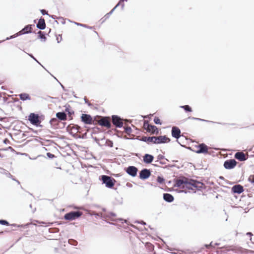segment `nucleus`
Wrapping results in <instances>:
<instances>
[{"label":"nucleus","instance_id":"c756f323","mask_svg":"<svg viewBox=\"0 0 254 254\" xmlns=\"http://www.w3.org/2000/svg\"><path fill=\"white\" fill-rule=\"evenodd\" d=\"M80 128V127L78 126H74L72 127V129L74 131H78V130Z\"/></svg>","mask_w":254,"mask_h":254},{"label":"nucleus","instance_id":"f8f14e48","mask_svg":"<svg viewBox=\"0 0 254 254\" xmlns=\"http://www.w3.org/2000/svg\"><path fill=\"white\" fill-rule=\"evenodd\" d=\"M144 126L147 131L150 132L152 134L155 133L156 132L157 133V128L156 126L145 123L144 124Z\"/></svg>","mask_w":254,"mask_h":254},{"label":"nucleus","instance_id":"20e7f679","mask_svg":"<svg viewBox=\"0 0 254 254\" xmlns=\"http://www.w3.org/2000/svg\"><path fill=\"white\" fill-rule=\"evenodd\" d=\"M82 215L80 211H71L65 214L64 218L65 220H72L79 217Z\"/></svg>","mask_w":254,"mask_h":254},{"label":"nucleus","instance_id":"bb28decb","mask_svg":"<svg viewBox=\"0 0 254 254\" xmlns=\"http://www.w3.org/2000/svg\"><path fill=\"white\" fill-rule=\"evenodd\" d=\"M249 181L254 185V176H250L249 178Z\"/></svg>","mask_w":254,"mask_h":254},{"label":"nucleus","instance_id":"473e14b6","mask_svg":"<svg viewBox=\"0 0 254 254\" xmlns=\"http://www.w3.org/2000/svg\"><path fill=\"white\" fill-rule=\"evenodd\" d=\"M157 181L160 183H161L162 182V181H163V179L162 178H161L160 177H158L157 178Z\"/></svg>","mask_w":254,"mask_h":254},{"label":"nucleus","instance_id":"dca6fc26","mask_svg":"<svg viewBox=\"0 0 254 254\" xmlns=\"http://www.w3.org/2000/svg\"><path fill=\"white\" fill-rule=\"evenodd\" d=\"M235 157L236 159L239 160L240 161H243L247 160V157L245 154L243 152H238L235 154Z\"/></svg>","mask_w":254,"mask_h":254},{"label":"nucleus","instance_id":"7ed1b4c3","mask_svg":"<svg viewBox=\"0 0 254 254\" xmlns=\"http://www.w3.org/2000/svg\"><path fill=\"white\" fill-rule=\"evenodd\" d=\"M32 31V27L31 25H28L25 26L24 28H23L21 31H20L17 33L11 36L10 37L6 38V40H9L10 39L14 38L18 36V35H21L24 34H27L29 33H31Z\"/></svg>","mask_w":254,"mask_h":254},{"label":"nucleus","instance_id":"0eeeda50","mask_svg":"<svg viewBox=\"0 0 254 254\" xmlns=\"http://www.w3.org/2000/svg\"><path fill=\"white\" fill-rule=\"evenodd\" d=\"M237 164V162L234 159H231L226 161L224 163V167L227 169L234 168Z\"/></svg>","mask_w":254,"mask_h":254},{"label":"nucleus","instance_id":"7c9ffc66","mask_svg":"<svg viewBox=\"0 0 254 254\" xmlns=\"http://www.w3.org/2000/svg\"><path fill=\"white\" fill-rule=\"evenodd\" d=\"M75 24L76 25H78V26L89 28V27L88 26H86V25H84V24H81V23H77V22H75Z\"/></svg>","mask_w":254,"mask_h":254},{"label":"nucleus","instance_id":"9d476101","mask_svg":"<svg viewBox=\"0 0 254 254\" xmlns=\"http://www.w3.org/2000/svg\"><path fill=\"white\" fill-rule=\"evenodd\" d=\"M151 175L150 172L147 169H143L139 173V178L141 179H146L148 178Z\"/></svg>","mask_w":254,"mask_h":254},{"label":"nucleus","instance_id":"c9c22d12","mask_svg":"<svg viewBox=\"0 0 254 254\" xmlns=\"http://www.w3.org/2000/svg\"><path fill=\"white\" fill-rule=\"evenodd\" d=\"M29 55L32 58H33L35 61H36L37 63H39L38 62V61L32 55H31V54H29Z\"/></svg>","mask_w":254,"mask_h":254},{"label":"nucleus","instance_id":"79ce46f5","mask_svg":"<svg viewBox=\"0 0 254 254\" xmlns=\"http://www.w3.org/2000/svg\"><path fill=\"white\" fill-rule=\"evenodd\" d=\"M61 86H62V88H64V86H63V85H62V84H61Z\"/></svg>","mask_w":254,"mask_h":254},{"label":"nucleus","instance_id":"9b49d317","mask_svg":"<svg viewBox=\"0 0 254 254\" xmlns=\"http://www.w3.org/2000/svg\"><path fill=\"white\" fill-rule=\"evenodd\" d=\"M112 122L114 125L118 127H121L123 125V123L121 121V119L116 115L112 116Z\"/></svg>","mask_w":254,"mask_h":254},{"label":"nucleus","instance_id":"ea45409f","mask_svg":"<svg viewBox=\"0 0 254 254\" xmlns=\"http://www.w3.org/2000/svg\"><path fill=\"white\" fill-rule=\"evenodd\" d=\"M110 15H108V13H107V14H106L105 15V17H106V19L108 18L109 17Z\"/></svg>","mask_w":254,"mask_h":254},{"label":"nucleus","instance_id":"f03ea898","mask_svg":"<svg viewBox=\"0 0 254 254\" xmlns=\"http://www.w3.org/2000/svg\"><path fill=\"white\" fill-rule=\"evenodd\" d=\"M141 140L149 143H153L155 144H160L163 143L169 142L170 140L166 136H142Z\"/></svg>","mask_w":254,"mask_h":254},{"label":"nucleus","instance_id":"1a4fd4ad","mask_svg":"<svg viewBox=\"0 0 254 254\" xmlns=\"http://www.w3.org/2000/svg\"><path fill=\"white\" fill-rule=\"evenodd\" d=\"M126 172L132 177H135L137 175V168L134 166H129L126 169Z\"/></svg>","mask_w":254,"mask_h":254},{"label":"nucleus","instance_id":"412c9836","mask_svg":"<svg viewBox=\"0 0 254 254\" xmlns=\"http://www.w3.org/2000/svg\"><path fill=\"white\" fill-rule=\"evenodd\" d=\"M101 217H102L109 218L111 219H112V218L113 217H115L116 216V214L113 212H109L108 213H101Z\"/></svg>","mask_w":254,"mask_h":254},{"label":"nucleus","instance_id":"a878e982","mask_svg":"<svg viewBox=\"0 0 254 254\" xmlns=\"http://www.w3.org/2000/svg\"><path fill=\"white\" fill-rule=\"evenodd\" d=\"M38 34H39V37L41 39H44V41H45L46 40V37L42 33V32L41 31H39L38 32Z\"/></svg>","mask_w":254,"mask_h":254},{"label":"nucleus","instance_id":"72a5a7b5","mask_svg":"<svg viewBox=\"0 0 254 254\" xmlns=\"http://www.w3.org/2000/svg\"><path fill=\"white\" fill-rule=\"evenodd\" d=\"M205 247L206 248H209L210 247H214V246L213 245H212V243H211L209 245H205Z\"/></svg>","mask_w":254,"mask_h":254},{"label":"nucleus","instance_id":"2eb2a0df","mask_svg":"<svg viewBox=\"0 0 254 254\" xmlns=\"http://www.w3.org/2000/svg\"><path fill=\"white\" fill-rule=\"evenodd\" d=\"M181 130L176 127H173L172 129V135L173 137L178 139L180 137Z\"/></svg>","mask_w":254,"mask_h":254},{"label":"nucleus","instance_id":"4be33fe9","mask_svg":"<svg viewBox=\"0 0 254 254\" xmlns=\"http://www.w3.org/2000/svg\"><path fill=\"white\" fill-rule=\"evenodd\" d=\"M57 117L61 120H65L66 118V115L64 112H58L56 114Z\"/></svg>","mask_w":254,"mask_h":254},{"label":"nucleus","instance_id":"f3484780","mask_svg":"<svg viewBox=\"0 0 254 254\" xmlns=\"http://www.w3.org/2000/svg\"><path fill=\"white\" fill-rule=\"evenodd\" d=\"M232 190L235 193H241L244 191V189L242 186L236 185L232 187Z\"/></svg>","mask_w":254,"mask_h":254},{"label":"nucleus","instance_id":"6ab92c4d","mask_svg":"<svg viewBox=\"0 0 254 254\" xmlns=\"http://www.w3.org/2000/svg\"><path fill=\"white\" fill-rule=\"evenodd\" d=\"M153 158L152 155L146 154L143 157V161L146 163H150L153 161Z\"/></svg>","mask_w":254,"mask_h":254},{"label":"nucleus","instance_id":"393cba45","mask_svg":"<svg viewBox=\"0 0 254 254\" xmlns=\"http://www.w3.org/2000/svg\"><path fill=\"white\" fill-rule=\"evenodd\" d=\"M154 122L157 125H161V122L160 119L157 117H155L154 118Z\"/></svg>","mask_w":254,"mask_h":254},{"label":"nucleus","instance_id":"39448f33","mask_svg":"<svg viewBox=\"0 0 254 254\" xmlns=\"http://www.w3.org/2000/svg\"><path fill=\"white\" fill-rule=\"evenodd\" d=\"M102 180L103 183L106 185V186L108 188H111L114 185L113 181L115 180L112 179L111 177L106 175L102 176Z\"/></svg>","mask_w":254,"mask_h":254},{"label":"nucleus","instance_id":"4c0bfd02","mask_svg":"<svg viewBox=\"0 0 254 254\" xmlns=\"http://www.w3.org/2000/svg\"><path fill=\"white\" fill-rule=\"evenodd\" d=\"M47 156H49V157H53L54 155L51 154L50 153H48Z\"/></svg>","mask_w":254,"mask_h":254},{"label":"nucleus","instance_id":"5701e85b","mask_svg":"<svg viewBox=\"0 0 254 254\" xmlns=\"http://www.w3.org/2000/svg\"><path fill=\"white\" fill-rule=\"evenodd\" d=\"M19 98L23 101L30 100V97L27 93H21L19 95Z\"/></svg>","mask_w":254,"mask_h":254},{"label":"nucleus","instance_id":"a19ab883","mask_svg":"<svg viewBox=\"0 0 254 254\" xmlns=\"http://www.w3.org/2000/svg\"><path fill=\"white\" fill-rule=\"evenodd\" d=\"M247 235L251 236L252 234L251 233L249 232V233H247Z\"/></svg>","mask_w":254,"mask_h":254},{"label":"nucleus","instance_id":"58836bf2","mask_svg":"<svg viewBox=\"0 0 254 254\" xmlns=\"http://www.w3.org/2000/svg\"><path fill=\"white\" fill-rule=\"evenodd\" d=\"M6 175L8 177H12V176L11 175V174H10L9 173H8V172L6 173Z\"/></svg>","mask_w":254,"mask_h":254},{"label":"nucleus","instance_id":"423d86ee","mask_svg":"<svg viewBox=\"0 0 254 254\" xmlns=\"http://www.w3.org/2000/svg\"><path fill=\"white\" fill-rule=\"evenodd\" d=\"M195 148L196 150L194 151L197 153H207L208 152V147L204 143L199 144L195 146Z\"/></svg>","mask_w":254,"mask_h":254},{"label":"nucleus","instance_id":"f257e3e1","mask_svg":"<svg viewBox=\"0 0 254 254\" xmlns=\"http://www.w3.org/2000/svg\"><path fill=\"white\" fill-rule=\"evenodd\" d=\"M203 184L200 182L188 179L186 178L177 180L175 184V187L192 190H193L194 188L200 190L203 188Z\"/></svg>","mask_w":254,"mask_h":254},{"label":"nucleus","instance_id":"f704fd0d","mask_svg":"<svg viewBox=\"0 0 254 254\" xmlns=\"http://www.w3.org/2000/svg\"><path fill=\"white\" fill-rule=\"evenodd\" d=\"M41 12L42 13V14H43V15L47 14V12L44 9L41 10Z\"/></svg>","mask_w":254,"mask_h":254},{"label":"nucleus","instance_id":"a211bd4d","mask_svg":"<svg viewBox=\"0 0 254 254\" xmlns=\"http://www.w3.org/2000/svg\"><path fill=\"white\" fill-rule=\"evenodd\" d=\"M37 27L38 28L43 30L46 27V24L45 22V20L43 18H40L39 20V21L37 24Z\"/></svg>","mask_w":254,"mask_h":254},{"label":"nucleus","instance_id":"cd10ccee","mask_svg":"<svg viewBox=\"0 0 254 254\" xmlns=\"http://www.w3.org/2000/svg\"><path fill=\"white\" fill-rule=\"evenodd\" d=\"M191 119L192 120H197V121H204V122H209V121H207V120H203V119H201L197 118H194V117H192Z\"/></svg>","mask_w":254,"mask_h":254},{"label":"nucleus","instance_id":"c85d7f7f","mask_svg":"<svg viewBox=\"0 0 254 254\" xmlns=\"http://www.w3.org/2000/svg\"><path fill=\"white\" fill-rule=\"evenodd\" d=\"M0 224L2 225H8V223L6 220H0Z\"/></svg>","mask_w":254,"mask_h":254},{"label":"nucleus","instance_id":"2f4dec72","mask_svg":"<svg viewBox=\"0 0 254 254\" xmlns=\"http://www.w3.org/2000/svg\"><path fill=\"white\" fill-rule=\"evenodd\" d=\"M119 5V3H118L113 9H112L111 10V11L108 13V15H111L113 12V11H114V10L115 9V8Z\"/></svg>","mask_w":254,"mask_h":254},{"label":"nucleus","instance_id":"aec40b11","mask_svg":"<svg viewBox=\"0 0 254 254\" xmlns=\"http://www.w3.org/2000/svg\"><path fill=\"white\" fill-rule=\"evenodd\" d=\"M163 199L167 202H171L174 200V197L170 193H164Z\"/></svg>","mask_w":254,"mask_h":254},{"label":"nucleus","instance_id":"4468645a","mask_svg":"<svg viewBox=\"0 0 254 254\" xmlns=\"http://www.w3.org/2000/svg\"><path fill=\"white\" fill-rule=\"evenodd\" d=\"M99 124L107 128L111 127V123L110 121L107 118H102L99 122Z\"/></svg>","mask_w":254,"mask_h":254},{"label":"nucleus","instance_id":"6e6552de","mask_svg":"<svg viewBox=\"0 0 254 254\" xmlns=\"http://www.w3.org/2000/svg\"><path fill=\"white\" fill-rule=\"evenodd\" d=\"M28 120L33 125H37L40 122L38 115L34 113H31L30 114Z\"/></svg>","mask_w":254,"mask_h":254},{"label":"nucleus","instance_id":"ddd939ff","mask_svg":"<svg viewBox=\"0 0 254 254\" xmlns=\"http://www.w3.org/2000/svg\"><path fill=\"white\" fill-rule=\"evenodd\" d=\"M81 118V121L86 124H91L92 123V118L89 115L83 114Z\"/></svg>","mask_w":254,"mask_h":254},{"label":"nucleus","instance_id":"e433bc0d","mask_svg":"<svg viewBox=\"0 0 254 254\" xmlns=\"http://www.w3.org/2000/svg\"><path fill=\"white\" fill-rule=\"evenodd\" d=\"M2 171L0 172H1V173H2V174H5V175H6V173H7V172H8L7 171H6V170H3H3H2Z\"/></svg>","mask_w":254,"mask_h":254},{"label":"nucleus","instance_id":"b1692460","mask_svg":"<svg viewBox=\"0 0 254 254\" xmlns=\"http://www.w3.org/2000/svg\"><path fill=\"white\" fill-rule=\"evenodd\" d=\"M181 108H183L187 112H191V109L189 105H185L180 106Z\"/></svg>","mask_w":254,"mask_h":254}]
</instances>
